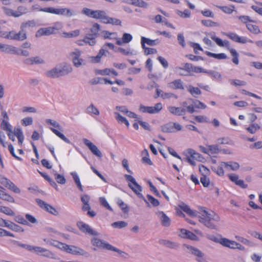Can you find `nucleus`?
<instances>
[{"mask_svg":"<svg viewBox=\"0 0 262 262\" xmlns=\"http://www.w3.org/2000/svg\"><path fill=\"white\" fill-rule=\"evenodd\" d=\"M186 156V161L191 165L194 166L196 165L195 161L198 160L201 157V155L196 152L194 150L189 148L184 152Z\"/></svg>","mask_w":262,"mask_h":262,"instance_id":"obj_14","label":"nucleus"},{"mask_svg":"<svg viewBox=\"0 0 262 262\" xmlns=\"http://www.w3.org/2000/svg\"><path fill=\"white\" fill-rule=\"evenodd\" d=\"M133 39L132 35L128 33H124L123 35L122 39L123 43H126L130 42Z\"/></svg>","mask_w":262,"mask_h":262,"instance_id":"obj_64","label":"nucleus"},{"mask_svg":"<svg viewBox=\"0 0 262 262\" xmlns=\"http://www.w3.org/2000/svg\"><path fill=\"white\" fill-rule=\"evenodd\" d=\"M115 117L117 121L120 123H124L127 128L129 126V123L128 120L124 117L122 116L119 113H115Z\"/></svg>","mask_w":262,"mask_h":262,"instance_id":"obj_39","label":"nucleus"},{"mask_svg":"<svg viewBox=\"0 0 262 262\" xmlns=\"http://www.w3.org/2000/svg\"><path fill=\"white\" fill-rule=\"evenodd\" d=\"M211 38L215 41V42L220 47H226L228 51H229L233 57L232 61L235 64L238 65L239 63L238 53L235 49L230 47V44L229 41L227 40H222L221 38L216 37L215 35H212Z\"/></svg>","mask_w":262,"mask_h":262,"instance_id":"obj_3","label":"nucleus"},{"mask_svg":"<svg viewBox=\"0 0 262 262\" xmlns=\"http://www.w3.org/2000/svg\"><path fill=\"white\" fill-rule=\"evenodd\" d=\"M46 122L48 124L52 126L50 127V129L54 134H55L57 136H58L65 142L67 143H70V140L60 132V130L62 131V127L58 122L55 120L50 119H47Z\"/></svg>","mask_w":262,"mask_h":262,"instance_id":"obj_9","label":"nucleus"},{"mask_svg":"<svg viewBox=\"0 0 262 262\" xmlns=\"http://www.w3.org/2000/svg\"><path fill=\"white\" fill-rule=\"evenodd\" d=\"M180 236L182 238H188L193 241H195L198 239V237L196 235L184 229H182L181 230Z\"/></svg>","mask_w":262,"mask_h":262,"instance_id":"obj_27","label":"nucleus"},{"mask_svg":"<svg viewBox=\"0 0 262 262\" xmlns=\"http://www.w3.org/2000/svg\"><path fill=\"white\" fill-rule=\"evenodd\" d=\"M0 198L4 201H8L11 203L15 202L14 199L10 194L5 192V189L0 186Z\"/></svg>","mask_w":262,"mask_h":262,"instance_id":"obj_30","label":"nucleus"},{"mask_svg":"<svg viewBox=\"0 0 262 262\" xmlns=\"http://www.w3.org/2000/svg\"><path fill=\"white\" fill-rule=\"evenodd\" d=\"M188 91L192 96L198 95L201 94V91L198 88L193 86H189Z\"/></svg>","mask_w":262,"mask_h":262,"instance_id":"obj_50","label":"nucleus"},{"mask_svg":"<svg viewBox=\"0 0 262 262\" xmlns=\"http://www.w3.org/2000/svg\"><path fill=\"white\" fill-rule=\"evenodd\" d=\"M105 54V49H100L98 55L96 56L92 57V61L94 62H99L100 61L101 57Z\"/></svg>","mask_w":262,"mask_h":262,"instance_id":"obj_44","label":"nucleus"},{"mask_svg":"<svg viewBox=\"0 0 262 262\" xmlns=\"http://www.w3.org/2000/svg\"><path fill=\"white\" fill-rule=\"evenodd\" d=\"M87 111L90 114H93L96 115H99V112L98 109L95 107L93 104H91L87 108Z\"/></svg>","mask_w":262,"mask_h":262,"instance_id":"obj_61","label":"nucleus"},{"mask_svg":"<svg viewBox=\"0 0 262 262\" xmlns=\"http://www.w3.org/2000/svg\"><path fill=\"white\" fill-rule=\"evenodd\" d=\"M5 227L15 232H22L24 231L22 227L10 221L5 223Z\"/></svg>","mask_w":262,"mask_h":262,"instance_id":"obj_32","label":"nucleus"},{"mask_svg":"<svg viewBox=\"0 0 262 262\" xmlns=\"http://www.w3.org/2000/svg\"><path fill=\"white\" fill-rule=\"evenodd\" d=\"M81 13L89 17L96 19H100L102 22H103L106 13L104 10H94L86 7H84L82 9Z\"/></svg>","mask_w":262,"mask_h":262,"instance_id":"obj_11","label":"nucleus"},{"mask_svg":"<svg viewBox=\"0 0 262 262\" xmlns=\"http://www.w3.org/2000/svg\"><path fill=\"white\" fill-rule=\"evenodd\" d=\"M43 241L48 245L56 247L71 254L83 255L85 253V251L80 248L68 245L56 240L45 238Z\"/></svg>","mask_w":262,"mask_h":262,"instance_id":"obj_2","label":"nucleus"},{"mask_svg":"<svg viewBox=\"0 0 262 262\" xmlns=\"http://www.w3.org/2000/svg\"><path fill=\"white\" fill-rule=\"evenodd\" d=\"M72 71V68L70 66L64 64L56 67L51 70L47 71L46 73L47 76L51 78H57L68 74Z\"/></svg>","mask_w":262,"mask_h":262,"instance_id":"obj_6","label":"nucleus"},{"mask_svg":"<svg viewBox=\"0 0 262 262\" xmlns=\"http://www.w3.org/2000/svg\"><path fill=\"white\" fill-rule=\"evenodd\" d=\"M83 142L94 155L99 158L102 157V155L101 152L99 150L98 147L89 140L84 138L83 139Z\"/></svg>","mask_w":262,"mask_h":262,"instance_id":"obj_21","label":"nucleus"},{"mask_svg":"<svg viewBox=\"0 0 262 262\" xmlns=\"http://www.w3.org/2000/svg\"><path fill=\"white\" fill-rule=\"evenodd\" d=\"M223 162H220L219 165L214 169L215 172L219 176H223L224 175V165H222Z\"/></svg>","mask_w":262,"mask_h":262,"instance_id":"obj_47","label":"nucleus"},{"mask_svg":"<svg viewBox=\"0 0 262 262\" xmlns=\"http://www.w3.org/2000/svg\"><path fill=\"white\" fill-rule=\"evenodd\" d=\"M259 129H260V126L256 123L252 124L247 128V130L251 134H254Z\"/></svg>","mask_w":262,"mask_h":262,"instance_id":"obj_52","label":"nucleus"},{"mask_svg":"<svg viewBox=\"0 0 262 262\" xmlns=\"http://www.w3.org/2000/svg\"><path fill=\"white\" fill-rule=\"evenodd\" d=\"M179 208L191 217L199 216V221L205 226L211 229H215L216 224L220 221L219 216L213 211L204 207H199V211L191 210L186 204L183 203L179 205Z\"/></svg>","mask_w":262,"mask_h":262,"instance_id":"obj_1","label":"nucleus"},{"mask_svg":"<svg viewBox=\"0 0 262 262\" xmlns=\"http://www.w3.org/2000/svg\"><path fill=\"white\" fill-rule=\"evenodd\" d=\"M55 179L57 183L61 184H64L66 181L64 176L58 173H56L55 174Z\"/></svg>","mask_w":262,"mask_h":262,"instance_id":"obj_59","label":"nucleus"},{"mask_svg":"<svg viewBox=\"0 0 262 262\" xmlns=\"http://www.w3.org/2000/svg\"><path fill=\"white\" fill-rule=\"evenodd\" d=\"M5 130L7 132L8 136L11 140L14 141L15 136H16L18 139V144L20 145H22L24 140V136L22 130L20 128L15 129V131L13 132L12 130L11 127H10V130Z\"/></svg>","mask_w":262,"mask_h":262,"instance_id":"obj_15","label":"nucleus"},{"mask_svg":"<svg viewBox=\"0 0 262 262\" xmlns=\"http://www.w3.org/2000/svg\"><path fill=\"white\" fill-rule=\"evenodd\" d=\"M124 177L128 183V185L129 187L134 191L135 193L137 195L139 198L144 200L146 202V200L141 193L142 188L139 184L137 183L135 179L133 176L126 174L124 175Z\"/></svg>","mask_w":262,"mask_h":262,"instance_id":"obj_8","label":"nucleus"},{"mask_svg":"<svg viewBox=\"0 0 262 262\" xmlns=\"http://www.w3.org/2000/svg\"><path fill=\"white\" fill-rule=\"evenodd\" d=\"M112 226L115 228H122L127 226V223L124 221H118L112 223Z\"/></svg>","mask_w":262,"mask_h":262,"instance_id":"obj_56","label":"nucleus"},{"mask_svg":"<svg viewBox=\"0 0 262 262\" xmlns=\"http://www.w3.org/2000/svg\"><path fill=\"white\" fill-rule=\"evenodd\" d=\"M158 42V39L152 40L145 37H141V45L142 48H144L145 43L147 44L149 46H154L157 44Z\"/></svg>","mask_w":262,"mask_h":262,"instance_id":"obj_36","label":"nucleus"},{"mask_svg":"<svg viewBox=\"0 0 262 262\" xmlns=\"http://www.w3.org/2000/svg\"><path fill=\"white\" fill-rule=\"evenodd\" d=\"M187 248L189 249L191 253L198 257L197 260L199 262H203L204 261L203 253L198 249L193 247L192 246H188Z\"/></svg>","mask_w":262,"mask_h":262,"instance_id":"obj_31","label":"nucleus"},{"mask_svg":"<svg viewBox=\"0 0 262 262\" xmlns=\"http://www.w3.org/2000/svg\"><path fill=\"white\" fill-rule=\"evenodd\" d=\"M11 191H13L16 193H20V190L19 188H18L11 181L8 183V185L6 187Z\"/></svg>","mask_w":262,"mask_h":262,"instance_id":"obj_48","label":"nucleus"},{"mask_svg":"<svg viewBox=\"0 0 262 262\" xmlns=\"http://www.w3.org/2000/svg\"><path fill=\"white\" fill-rule=\"evenodd\" d=\"M35 249V253L41 256L50 257L53 255L51 251L42 247L36 246Z\"/></svg>","mask_w":262,"mask_h":262,"instance_id":"obj_28","label":"nucleus"},{"mask_svg":"<svg viewBox=\"0 0 262 262\" xmlns=\"http://www.w3.org/2000/svg\"><path fill=\"white\" fill-rule=\"evenodd\" d=\"M163 108V105L161 103H157L154 106H146L141 104L139 110L142 113H148L150 114H157L160 112Z\"/></svg>","mask_w":262,"mask_h":262,"instance_id":"obj_13","label":"nucleus"},{"mask_svg":"<svg viewBox=\"0 0 262 262\" xmlns=\"http://www.w3.org/2000/svg\"><path fill=\"white\" fill-rule=\"evenodd\" d=\"M0 211L7 215H13L14 214L13 211L8 207H1Z\"/></svg>","mask_w":262,"mask_h":262,"instance_id":"obj_55","label":"nucleus"},{"mask_svg":"<svg viewBox=\"0 0 262 262\" xmlns=\"http://www.w3.org/2000/svg\"><path fill=\"white\" fill-rule=\"evenodd\" d=\"M77 225L79 229L83 233L91 235L96 234V233L93 230V229L91 228L90 226L89 225L82 222H78L77 223Z\"/></svg>","mask_w":262,"mask_h":262,"instance_id":"obj_23","label":"nucleus"},{"mask_svg":"<svg viewBox=\"0 0 262 262\" xmlns=\"http://www.w3.org/2000/svg\"><path fill=\"white\" fill-rule=\"evenodd\" d=\"M100 30V25L97 23H94L91 28L90 29L91 34H90V36H93L94 37L97 36V34L98 33Z\"/></svg>","mask_w":262,"mask_h":262,"instance_id":"obj_42","label":"nucleus"},{"mask_svg":"<svg viewBox=\"0 0 262 262\" xmlns=\"http://www.w3.org/2000/svg\"><path fill=\"white\" fill-rule=\"evenodd\" d=\"M80 34L79 30H76L69 33L63 32V36L67 38H71L78 36Z\"/></svg>","mask_w":262,"mask_h":262,"instance_id":"obj_46","label":"nucleus"},{"mask_svg":"<svg viewBox=\"0 0 262 262\" xmlns=\"http://www.w3.org/2000/svg\"><path fill=\"white\" fill-rule=\"evenodd\" d=\"M169 112L177 116H182L185 114L186 110L181 107L169 106L168 107Z\"/></svg>","mask_w":262,"mask_h":262,"instance_id":"obj_29","label":"nucleus"},{"mask_svg":"<svg viewBox=\"0 0 262 262\" xmlns=\"http://www.w3.org/2000/svg\"><path fill=\"white\" fill-rule=\"evenodd\" d=\"M178 15L182 18H189L190 16L191 12L188 9H185L184 11H178Z\"/></svg>","mask_w":262,"mask_h":262,"instance_id":"obj_58","label":"nucleus"},{"mask_svg":"<svg viewBox=\"0 0 262 262\" xmlns=\"http://www.w3.org/2000/svg\"><path fill=\"white\" fill-rule=\"evenodd\" d=\"M161 220L163 226L168 227L170 225V219L163 212L161 213Z\"/></svg>","mask_w":262,"mask_h":262,"instance_id":"obj_43","label":"nucleus"},{"mask_svg":"<svg viewBox=\"0 0 262 262\" xmlns=\"http://www.w3.org/2000/svg\"><path fill=\"white\" fill-rule=\"evenodd\" d=\"M223 34L233 40L234 42L240 43H246L248 42H251L247 37L245 36H239L237 34L234 32L224 33Z\"/></svg>","mask_w":262,"mask_h":262,"instance_id":"obj_18","label":"nucleus"},{"mask_svg":"<svg viewBox=\"0 0 262 262\" xmlns=\"http://www.w3.org/2000/svg\"><path fill=\"white\" fill-rule=\"evenodd\" d=\"M2 118H1V127L3 130H10V127H11L10 124L8 122L9 121V117L8 116L7 113L5 111H2Z\"/></svg>","mask_w":262,"mask_h":262,"instance_id":"obj_24","label":"nucleus"},{"mask_svg":"<svg viewBox=\"0 0 262 262\" xmlns=\"http://www.w3.org/2000/svg\"><path fill=\"white\" fill-rule=\"evenodd\" d=\"M63 27L61 23L57 21L52 26L39 29L36 32V36L40 37L43 35H50L58 32Z\"/></svg>","mask_w":262,"mask_h":262,"instance_id":"obj_7","label":"nucleus"},{"mask_svg":"<svg viewBox=\"0 0 262 262\" xmlns=\"http://www.w3.org/2000/svg\"><path fill=\"white\" fill-rule=\"evenodd\" d=\"M202 25L206 27H217L219 26V24L216 22H214L210 19H204L201 20Z\"/></svg>","mask_w":262,"mask_h":262,"instance_id":"obj_45","label":"nucleus"},{"mask_svg":"<svg viewBox=\"0 0 262 262\" xmlns=\"http://www.w3.org/2000/svg\"><path fill=\"white\" fill-rule=\"evenodd\" d=\"M96 37L90 36V34L86 35L81 41H84L85 44L90 46H94L96 43Z\"/></svg>","mask_w":262,"mask_h":262,"instance_id":"obj_38","label":"nucleus"},{"mask_svg":"<svg viewBox=\"0 0 262 262\" xmlns=\"http://www.w3.org/2000/svg\"><path fill=\"white\" fill-rule=\"evenodd\" d=\"M234 8V6L232 5L230 6H222L220 7V9L223 12L227 14H231L233 12Z\"/></svg>","mask_w":262,"mask_h":262,"instance_id":"obj_54","label":"nucleus"},{"mask_svg":"<svg viewBox=\"0 0 262 262\" xmlns=\"http://www.w3.org/2000/svg\"><path fill=\"white\" fill-rule=\"evenodd\" d=\"M160 242L161 244L164 245L172 249H174L177 247V245L175 243L169 241L161 240Z\"/></svg>","mask_w":262,"mask_h":262,"instance_id":"obj_53","label":"nucleus"},{"mask_svg":"<svg viewBox=\"0 0 262 262\" xmlns=\"http://www.w3.org/2000/svg\"><path fill=\"white\" fill-rule=\"evenodd\" d=\"M43 60L38 57H35L26 59L25 63L28 64H33L34 63H43Z\"/></svg>","mask_w":262,"mask_h":262,"instance_id":"obj_40","label":"nucleus"},{"mask_svg":"<svg viewBox=\"0 0 262 262\" xmlns=\"http://www.w3.org/2000/svg\"><path fill=\"white\" fill-rule=\"evenodd\" d=\"M175 72L181 76L191 75V73H205V70L201 67L193 66L192 64L186 63L184 68L177 67L174 69Z\"/></svg>","mask_w":262,"mask_h":262,"instance_id":"obj_4","label":"nucleus"},{"mask_svg":"<svg viewBox=\"0 0 262 262\" xmlns=\"http://www.w3.org/2000/svg\"><path fill=\"white\" fill-rule=\"evenodd\" d=\"M169 86L172 89H184L183 82L181 79H177L168 83Z\"/></svg>","mask_w":262,"mask_h":262,"instance_id":"obj_34","label":"nucleus"},{"mask_svg":"<svg viewBox=\"0 0 262 262\" xmlns=\"http://www.w3.org/2000/svg\"><path fill=\"white\" fill-rule=\"evenodd\" d=\"M39 11L56 15H64L68 17H71L74 15V13H73L71 10L66 8H55L53 7H46L40 8Z\"/></svg>","mask_w":262,"mask_h":262,"instance_id":"obj_10","label":"nucleus"},{"mask_svg":"<svg viewBox=\"0 0 262 262\" xmlns=\"http://www.w3.org/2000/svg\"><path fill=\"white\" fill-rule=\"evenodd\" d=\"M36 202L39 207L46 211L54 215L58 214V211L54 207L46 203L45 201L40 199H37Z\"/></svg>","mask_w":262,"mask_h":262,"instance_id":"obj_19","label":"nucleus"},{"mask_svg":"<svg viewBox=\"0 0 262 262\" xmlns=\"http://www.w3.org/2000/svg\"><path fill=\"white\" fill-rule=\"evenodd\" d=\"M199 171L202 173V176H208L210 172L209 169L203 165L199 166Z\"/></svg>","mask_w":262,"mask_h":262,"instance_id":"obj_62","label":"nucleus"},{"mask_svg":"<svg viewBox=\"0 0 262 262\" xmlns=\"http://www.w3.org/2000/svg\"><path fill=\"white\" fill-rule=\"evenodd\" d=\"M212 240L214 242L221 244L224 247L229 248L238 249L241 250H243L245 249L244 247L240 244L226 238H221L220 239H219L217 238L214 237L212 238Z\"/></svg>","mask_w":262,"mask_h":262,"instance_id":"obj_12","label":"nucleus"},{"mask_svg":"<svg viewBox=\"0 0 262 262\" xmlns=\"http://www.w3.org/2000/svg\"><path fill=\"white\" fill-rule=\"evenodd\" d=\"M32 23L30 21L24 23L21 25V30L18 32L16 33L14 31H10L7 33L6 35H1L5 38L22 41L27 38V35L26 32L24 30V29L27 27L30 26Z\"/></svg>","mask_w":262,"mask_h":262,"instance_id":"obj_5","label":"nucleus"},{"mask_svg":"<svg viewBox=\"0 0 262 262\" xmlns=\"http://www.w3.org/2000/svg\"><path fill=\"white\" fill-rule=\"evenodd\" d=\"M147 198L148 199V201L150 202V203L153 206H158L159 205V204H160L159 201L157 199H156L155 198H154L151 195L148 194L147 195Z\"/></svg>","mask_w":262,"mask_h":262,"instance_id":"obj_60","label":"nucleus"},{"mask_svg":"<svg viewBox=\"0 0 262 262\" xmlns=\"http://www.w3.org/2000/svg\"><path fill=\"white\" fill-rule=\"evenodd\" d=\"M90 200V197L87 194L82 195L81 196V201L83 204L82 206V210L83 211H88L87 214L91 217H93L95 216L96 213L93 210H91V207L89 204V202Z\"/></svg>","mask_w":262,"mask_h":262,"instance_id":"obj_16","label":"nucleus"},{"mask_svg":"<svg viewBox=\"0 0 262 262\" xmlns=\"http://www.w3.org/2000/svg\"><path fill=\"white\" fill-rule=\"evenodd\" d=\"M208 176H202L200 178L201 183L204 187H208L210 184V180L207 177Z\"/></svg>","mask_w":262,"mask_h":262,"instance_id":"obj_57","label":"nucleus"},{"mask_svg":"<svg viewBox=\"0 0 262 262\" xmlns=\"http://www.w3.org/2000/svg\"><path fill=\"white\" fill-rule=\"evenodd\" d=\"M71 55L73 56V62L74 66L76 67H80L83 62V59L80 58L81 52L78 50H76L75 52L71 53Z\"/></svg>","mask_w":262,"mask_h":262,"instance_id":"obj_25","label":"nucleus"},{"mask_svg":"<svg viewBox=\"0 0 262 262\" xmlns=\"http://www.w3.org/2000/svg\"><path fill=\"white\" fill-rule=\"evenodd\" d=\"M222 165H224V168L227 171H236L239 169V164L236 162L230 161L228 162H223Z\"/></svg>","mask_w":262,"mask_h":262,"instance_id":"obj_26","label":"nucleus"},{"mask_svg":"<svg viewBox=\"0 0 262 262\" xmlns=\"http://www.w3.org/2000/svg\"><path fill=\"white\" fill-rule=\"evenodd\" d=\"M117 36L116 33L110 32L109 31H105L104 32V38L113 39L116 38Z\"/></svg>","mask_w":262,"mask_h":262,"instance_id":"obj_63","label":"nucleus"},{"mask_svg":"<svg viewBox=\"0 0 262 262\" xmlns=\"http://www.w3.org/2000/svg\"><path fill=\"white\" fill-rule=\"evenodd\" d=\"M33 122V119L31 117H25L21 120V125L24 126L32 124Z\"/></svg>","mask_w":262,"mask_h":262,"instance_id":"obj_51","label":"nucleus"},{"mask_svg":"<svg viewBox=\"0 0 262 262\" xmlns=\"http://www.w3.org/2000/svg\"><path fill=\"white\" fill-rule=\"evenodd\" d=\"M253 21H250L249 24H247L246 26L248 30H249L251 32H252L255 34L258 33L260 32L259 28L255 25L252 24Z\"/></svg>","mask_w":262,"mask_h":262,"instance_id":"obj_41","label":"nucleus"},{"mask_svg":"<svg viewBox=\"0 0 262 262\" xmlns=\"http://www.w3.org/2000/svg\"><path fill=\"white\" fill-rule=\"evenodd\" d=\"M104 24H110L117 26H120L121 25V21L116 18H112L108 17L106 13H105V16L104 17L103 22Z\"/></svg>","mask_w":262,"mask_h":262,"instance_id":"obj_33","label":"nucleus"},{"mask_svg":"<svg viewBox=\"0 0 262 262\" xmlns=\"http://www.w3.org/2000/svg\"><path fill=\"white\" fill-rule=\"evenodd\" d=\"M0 51L8 54L19 55V53L15 47L0 43Z\"/></svg>","mask_w":262,"mask_h":262,"instance_id":"obj_22","label":"nucleus"},{"mask_svg":"<svg viewBox=\"0 0 262 262\" xmlns=\"http://www.w3.org/2000/svg\"><path fill=\"white\" fill-rule=\"evenodd\" d=\"M228 177L232 182L241 188L245 189L248 187V184H246L244 180L239 179L238 175L235 173H230L228 174Z\"/></svg>","mask_w":262,"mask_h":262,"instance_id":"obj_20","label":"nucleus"},{"mask_svg":"<svg viewBox=\"0 0 262 262\" xmlns=\"http://www.w3.org/2000/svg\"><path fill=\"white\" fill-rule=\"evenodd\" d=\"M206 54L207 56L217 59H225L227 58V55L224 53L216 54L207 51Z\"/></svg>","mask_w":262,"mask_h":262,"instance_id":"obj_37","label":"nucleus"},{"mask_svg":"<svg viewBox=\"0 0 262 262\" xmlns=\"http://www.w3.org/2000/svg\"><path fill=\"white\" fill-rule=\"evenodd\" d=\"M92 243L93 245L94 246L100 247L103 249H106L108 250L116 251L118 253L121 252L119 250H118V249L113 247L111 245H110L107 243H105V242H103V241L99 239L98 238H95L93 239L92 241Z\"/></svg>","mask_w":262,"mask_h":262,"instance_id":"obj_17","label":"nucleus"},{"mask_svg":"<svg viewBox=\"0 0 262 262\" xmlns=\"http://www.w3.org/2000/svg\"><path fill=\"white\" fill-rule=\"evenodd\" d=\"M206 150V153L211 155L217 154L221 151L217 145H208Z\"/></svg>","mask_w":262,"mask_h":262,"instance_id":"obj_35","label":"nucleus"},{"mask_svg":"<svg viewBox=\"0 0 262 262\" xmlns=\"http://www.w3.org/2000/svg\"><path fill=\"white\" fill-rule=\"evenodd\" d=\"M173 125V122H169V123H167L166 124H165L163 127L162 129L165 132L173 133V132H174Z\"/></svg>","mask_w":262,"mask_h":262,"instance_id":"obj_49","label":"nucleus"}]
</instances>
